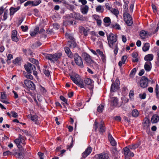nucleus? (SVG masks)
I'll list each match as a JSON object with an SVG mask.
<instances>
[{
	"label": "nucleus",
	"mask_w": 159,
	"mask_h": 159,
	"mask_svg": "<svg viewBox=\"0 0 159 159\" xmlns=\"http://www.w3.org/2000/svg\"><path fill=\"white\" fill-rule=\"evenodd\" d=\"M114 48V52L115 55H116L118 52V47L117 46V44L115 45V47L114 48Z\"/></svg>",
	"instance_id": "obj_50"
},
{
	"label": "nucleus",
	"mask_w": 159,
	"mask_h": 159,
	"mask_svg": "<svg viewBox=\"0 0 159 159\" xmlns=\"http://www.w3.org/2000/svg\"><path fill=\"white\" fill-rule=\"evenodd\" d=\"M149 80L145 76H142L140 81V85L143 88H144L147 87L148 83Z\"/></svg>",
	"instance_id": "obj_7"
},
{
	"label": "nucleus",
	"mask_w": 159,
	"mask_h": 159,
	"mask_svg": "<svg viewBox=\"0 0 159 159\" xmlns=\"http://www.w3.org/2000/svg\"><path fill=\"white\" fill-rule=\"evenodd\" d=\"M111 11V12L115 16H117L119 14L118 11L116 9L112 8Z\"/></svg>",
	"instance_id": "obj_42"
},
{
	"label": "nucleus",
	"mask_w": 159,
	"mask_h": 159,
	"mask_svg": "<svg viewBox=\"0 0 159 159\" xmlns=\"http://www.w3.org/2000/svg\"><path fill=\"white\" fill-rule=\"evenodd\" d=\"M38 116L36 115H31V120L33 122H35V124H38Z\"/></svg>",
	"instance_id": "obj_29"
},
{
	"label": "nucleus",
	"mask_w": 159,
	"mask_h": 159,
	"mask_svg": "<svg viewBox=\"0 0 159 159\" xmlns=\"http://www.w3.org/2000/svg\"><path fill=\"white\" fill-rule=\"evenodd\" d=\"M33 4V6H36L38 5L41 3V1L40 0H36L34 1Z\"/></svg>",
	"instance_id": "obj_44"
},
{
	"label": "nucleus",
	"mask_w": 159,
	"mask_h": 159,
	"mask_svg": "<svg viewBox=\"0 0 159 159\" xmlns=\"http://www.w3.org/2000/svg\"><path fill=\"white\" fill-rule=\"evenodd\" d=\"M95 131H96L98 128L99 127V132L101 133L105 132L106 130V128L104 125V122L101 121L99 124L95 120L93 125Z\"/></svg>",
	"instance_id": "obj_3"
},
{
	"label": "nucleus",
	"mask_w": 159,
	"mask_h": 159,
	"mask_svg": "<svg viewBox=\"0 0 159 159\" xmlns=\"http://www.w3.org/2000/svg\"><path fill=\"white\" fill-rule=\"evenodd\" d=\"M159 88L158 85L157 84L156 86L155 92L157 97L158 99H159Z\"/></svg>",
	"instance_id": "obj_39"
},
{
	"label": "nucleus",
	"mask_w": 159,
	"mask_h": 159,
	"mask_svg": "<svg viewBox=\"0 0 159 159\" xmlns=\"http://www.w3.org/2000/svg\"><path fill=\"white\" fill-rule=\"evenodd\" d=\"M65 52L66 53L68 57L70 58H72L73 56L71 52L70 51L69 48L68 47H66L64 49Z\"/></svg>",
	"instance_id": "obj_19"
},
{
	"label": "nucleus",
	"mask_w": 159,
	"mask_h": 159,
	"mask_svg": "<svg viewBox=\"0 0 159 159\" xmlns=\"http://www.w3.org/2000/svg\"><path fill=\"white\" fill-rule=\"evenodd\" d=\"M124 18L126 23L128 26H131L133 23V20L130 15L128 13L124 14Z\"/></svg>",
	"instance_id": "obj_5"
},
{
	"label": "nucleus",
	"mask_w": 159,
	"mask_h": 159,
	"mask_svg": "<svg viewBox=\"0 0 159 159\" xmlns=\"http://www.w3.org/2000/svg\"><path fill=\"white\" fill-rule=\"evenodd\" d=\"M96 11L98 12L102 13L104 11L103 8L101 6H98L96 8Z\"/></svg>",
	"instance_id": "obj_35"
},
{
	"label": "nucleus",
	"mask_w": 159,
	"mask_h": 159,
	"mask_svg": "<svg viewBox=\"0 0 159 159\" xmlns=\"http://www.w3.org/2000/svg\"><path fill=\"white\" fill-rule=\"evenodd\" d=\"M75 19L80 20L84 21L86 20L85 17H83L82 15H81L79 13L74 12Z\"/></svg>",
	"instance_id": "obj_14"
},
{
	"label": "nucleus",
	"mask_w": 159,
	"mask_h": 159,
	"mask_svg": "<svg viewBox=\"0 0 159 159\" xmlns=\"http://www.w3.org/2000/svg\"><path fill=\"white\" fill-rule=\"evenodd\" d=\"M89 9V7L87 5L81 7V11L84 14H86L87 13Z\"/></svg>",
	"instance_id": "obj_20"
},
{
	"label": "nucleus",
	"mask_w": 159,
	"mask_h": 159,
	"mask_svg": "<svg viewBox=\"0 0 159 159\" xmlns=\"http://www.w3.org/2000/svg\"><path fill=\"white\" fill-rule=\"evenodd\" d=\"M1 99H5L6 98V96L5 94V93L4 92H1Z\"/></svg>",
	"instance_id": "obj_52"
},
{
	"label": "nucleus",
	"mask_w": 159,
	"mask_h": 159,
	"mask_svg": "<svg viewBox=\"0 0 159 159\" xmlns=\"http://www.w3.org/2000/svg\"><path fill=\"white\" fill-rule=\"evenodd\" d=\"M139 97L142 99H144L146 98V94L145 93H144L143 94H139Z\"/></svg>",
	"instance_id": "obj_55"
},
{
	"label": "nucleus",
	"mask_w": 159,
	"mask_h": 159,
	"mask_svg": "<svg viewBox=\"0 0 159 159\" xmlns=\"http://www.w3.org/2000/svg\"><path fill=\"white\" fill-rule=\"evenodd\" d=\"M105 6L107 9L108 10H110L111 8V5L108 3H106Z\"/></svg>",
	"instance_id": "obj_64"
},
{
	"label": "nucleus",
	"mask_w": 159,
	"mask_h": 159,
	"mask_svg": "<svg viewBox=\"0 0 159 159\" xmlns=\"http://www.w3.org/2000/svg\"><path fill=\"white\" fill-rule=\"evenodd\" d=\"M43 72L45 75L47 76H48L50 74V73L49 71L48 70H46V69L43 70Z\"/></svg>",
	"instance_id": "obj_47"
},
{
	"label": "nucleus",
	"mask_w": 159,
	"mask_h": 159,
	"mask_svg": "<svg viewBox=\"0 0 159 159\" xmlns=\"http://www.w3.org/2000/svg\"><path fill=\"white\" fill-rule=\"evenodd\" d=\"M31 73H28L25 71L23 72L24 75L27 79H29L30 80H33V76L31 75Z\"/></svg>",
	"instance_id": "obj_30"
},
{
	"label": "nucleus",
	"mask_w": 159,
	"mask_h": 159,
	"mask_svg": "<svg viewBox=\"0 0 159 159\" xmlns=\"http://www.w3.org/2000/svg\"><path fill=\"white\" fill-rule=\"evenodd\" d=\"M103 22L106 24L105 25L107 26H108L111 23V20L110 18L108 17H106L104 18L103 20Z\"/></svg>",
	"instance_id": "obj_28"
},
{
	"label": "nucleus",
	"mask_w": 159,
	"mask_h": 159,
	"mask_svg": "<svg viewBox=\"0 0 159 159\" xmlns=\"http://www.w3.org/2000/svg\"><path fill=\"white\" fill-rule=\"evenodd\" d=\"M72 81L80 88H84L85 85L90 90H92L93 88V85L92 84V81L91 79L88 78H86L84 81L80 78L78 75H75V77L70 76Z\"/></svg>",
	"instance_id": "obj_1"
},
{
	"label": "nucleus",
	"mask_w": 159,
	"mask_h": 159,
	"mask_svg": "<svg viewBox=\"0 0 159 159\" xmlns=\"http://www.w3.org/2000/svg\"><path fill=\"white\" fill-rule=\"evenodd\" d=\"M29 61L33 64L37 65L39 64V61L38 60L34 59L33 58H29Z\"/></svg>",
	"instance_id": "obj_37"
},
{
	"label": "nucleus",
	"mask_w": 159,
	"mask_h": 159,
	"mask_svg": "<svg viewBox=\"0 0 159 159\" xmlns=\"http://www.w3.org/2000/svg\"><path fill=\"white\" fill-rule=\"evenodd\" d=\"M139 113L138 111L136 109H134L132 111V115L133 116L136 117L139 115Z\"/></svg>",
	"instance_id": "obj_36"
},
{
	"label": "nucleus",
	"mask_w": 159,
	"mask_h": 159,
	"mask_svg": "<svg viewBox=\"0 0 159 159\" xmlns=\"http://www.w3.org/2000/svg\"><path fill=\"white\" fill-rule=\"evenodd\" d=\"M153 58V54H150L147 55L145 56L144 57V59L145 61H152Z\"/></svg>",
	"instance_id": "obj_26"
},
{
	"label": "nucleus",
	"mask_w": 159,
	"mask_h": 159,
	"mask_svg": "<svg viewBox=\"0 0 159 159\" xmlns=\"http://www.w3.org/2000/svg\"><path fill=\"white\" fill-rule=\"evenodd\" d=\"M7 11H5L4 12V14L3 15V20H6L7 17Z\"/></svg>",
	"instance_id": "obj_60"
},
{
	"label": "nucleus",
	"mask_w": 159,
	"mask_h": 159,
	"mask_svg": "<svg viewBox=\"0 0 159 159\" xmlns=\"http://www.w3.org/2000/svg\"><path fill=\"white\" fill-rule=\"evenodd\" d=\"M43 155L44 153H42L41 152H38V155L39 156L40 159H43Z\"/></svg>",
	"instance_id": "obj_62"
},
{
	"label": "nucleus",
	"mask_w": 159,
	"mask_h": 159,
	"mask_svg": "<svg viewBox=\"0 0 159 159\" xmlns=\"http://www.w3.org/2000/svg\"><path fill=\"white\" fill-rule=\"evenodd\" d=\"M44 55L45 58L49 60L51 62H54L53 54L44 53Z\"/></svg>",
	"instance_id": "obj_22"
},
{
	"label": "nucleus",
	"mask_w": 159,
	"mask_h": 159,
	"mask_svg": "<svg viewBox=\"0 0 159 159\" xmlns=\"http://www.w3.org/2000/svg\"><path fill=\"white\" fill-rule=\"evenodd\" d=\"M11 114L12 115L13 117L14 118H17L18 116L17 113L14 111H11Z\"/></svg>",
	"instance_id": "obj_46"
},
{
	"label": "nucleus",
	"mask_w": 159,
	"mask_h": 159,
	"mask_svg": "<svg viewBox=\"0 0 159 159\" xmlns=\"http://www.w3.org/2000/svg\"><path fill=\"white\" fill-rule=\"evenodd\" d=\"M111 153L114 155L117 154L118 152L116 148L115 147H112L111 148Z\"/></svg>",
	"instance_id": "obj_43"
},
{
	"label": "nucleus",
	"mask_w": 159,
	"mask_h": 159,
	"mask_svg": "<svg viewBox=\"0 0 159 159\" xmlns=\"http://www.w3.org/2000/svg\"><path fill=\"white\" fill-rule=\"evenodd\" d=\"M130 149L128 147H125L123 149L125 159H129V157H133L134 156L133 153L131 152Z\"/></svg>",
	"instance_id": "obj_10"
},
{
	"label": "nucleus",
	"mask_w": 159,
	"mask_h": 159,
	"mask_svg": "<svg viewBox=\"0 0 159 159\" xmlns=\"http://www.w3.org/2000/svg\"><path fill=\"white\" fill-rule=\"evenodd\" d=\"M89 30L87 28H86L85 30L83 32L84 35L86 36L88 35V32L89 31Z\"/></svg>",
	"instance_id": "obj_56"
},
{
	"label": "nucleus",
	"mask_w": 159,
	"mask_h": 159,
	"mask_svg": "<svg viewBox=\"0 0 159 159\" xmlns=\"http://www.w3.org/2000/svg\"><path fill=\"white\" fill-rule=\"evenodd\" d=\"M75 40H71L68 42L67 45L70 48H74L76 47L77 44Z\"/></svg>",
	"instance_id": "obj_18"
},
{
	"label": "nucleus",
	"mask_w": 159,
	"mask_h": 159,
	"mask_svg": "<svg viewBox=\"0 0 159 159\" xmlns=\"http://www.w3.org/2000/svg\"><path fill=\"white\" fill-rule=\"evenodd\" d=\"M149 44L148 43H145L144 46L143 47V50L144 52L148 51L149 49Z\"/></svg>",
	"instance_id": "obj_33"
},
{
	"label": "nucleus",
	"mask_w": 159,
	"mask_h": 159,
	"mask_svg": "<svg viewBox=\"0 0 159 159\" xmlns=\"http://www.w3.org/2000/svg\"><path fill=\"white\" fill-rule=\"evenodd\" d=\"M144 67L147 71H149L152 68V63L150 61L146 62L145 64Z\"/></svg>",
	"instance_id": "obj_16"
},
{
	"label": "nucleus",
	"mask_w": 159,
	"mask_h": 159,
	"mask_svg": "<svg viewBox=\"0 0 159 159\" xmlns=\"http://www.w3.org/2000/svg\"><path fill=\"white\" fill-rule=\"evenodd\" d=\"M92 150V148L89 147L86 149L85 151L82 154V156L83 157L85 158L88 155H89L91 152Z\"/></svg>",
	"instance_id": "obj_15"
},
{
	"label": "nucleus",
	"mask_w": 159,
	"mask_h": 159,
	"mask_svg": "<svg viewBox=\"0 0 159 159\" xmlns=\"http://www.w3.org/2000/svg\"><path fill=\"white\" fill-rule=\"evenodd\" d=\"M73 57L76 64L80 67L83 68L84 65L81 57L77 53H75Z\"/></svg>",
	"instance_id": "obj_4"
},
{
	"label": "nucleus",
	"mask_w": 159,
	"mask_h": 159,
	"mask_svg": "<svg viewBox=\"0 0 159 159\" xmlns=\"http://www.w3.org/2000/svg\"><path fill=\"white\" fill-rule=\"evenodd\" d=\"M140 145V141L136 143L132 144L131 145H129L128 147L130 149L135 150L138 148V147Z\"/></svg>",
	"instance_id": "obj_17"
},
{
	"label": "nucleus",
	"mask_w": 159,
	"mask_h": 159,
	"mask_svg": "<svg viewBox=\"0 0 159 159\" xmlns=\"http://www.w3.org/2000/svg\"><path fill=\"white\" fill-rule=\"evenodd\" d=\"M33 2H33V1H28L25 3L24 6L25 7H26L29 5H30L31 4H32L33 6Z\"/></svg>",
	"instance_id": "obj_49"
},
{
	"label": "nucleus",
	"mask_w": 159,
	"mask_h": 159,
	"mask_svg": "<svg viewBox=\"0 0 159 159\" xmlns=\"http://www.w3.org/2000/svg\"><path fill=\"white\" fill-rule=\"evenodd\" d=\"M104 106L103 105H100L97 108V110L98 112H102L104 108Z\"/></svg>",
	"instance_id": "obj_41"
},
{
	"label": "nucleus",
	"mask_w": 159,
	"mask_h": 159,
	"mask_svg": "<svg viewBox=\"0 0 159 159\" xmlns=\"http://www.w3.org/2000/svg\"><path fill=\"white\" fill-rule=\"evenodd\" d=\"M159 120V116L157 114L153 115L151 119V121L153 123H157Z\"/></svg>",
	"instance_id": "obj_21"
},
{
	"label": "nucleus",
	"mask_w": 159,
	"mask_h": 159,
	"mask_svg": "<svg viewBox=\"0 0 159 159\" xmlns=\"http://www.w3.org/2000/svg\"><path fill=\"white\" fill-rule=\"evenodd\" d=\"M41 44L42 43L40 42L39 41H38L34 43L33 44V45L35 47H37L41 46Z\"/></svg>",
	"instance_id": "obj_48"
},
{
	"label": "nucleus",
	"mask_w": 159,
	"mask_h": 159,
	"mask_svg": "<svg viewBox=\"0 0 159 159\" xmlns=\"http://www.w3.org/2000/svg\"><path fill=\"white\" fill-rule=\"evenodd\" d=\"M107 39L109 46L111 48H114L117 41V35L111 33L107 35Z\"/></svg>",
	"instance_id": "obj_2"
},
{
	"label": "nucleus",
	"mask_w": 159,
	"mask_h": 159,
	"mask_svg": "<svg viewBox=\"0 0 159 159\" xmlns=\"http://www.w3.org/2000/svg\"><path fill=\"white\" fill-rule=\"evenodd\" d=\"M24 83L26 86L30 89L33 90H35V85L31 81L29 80H25L24 81Z\"/></svg>",
	"instance_id": "obj_8"
},
{
	"label": "nucleus",
	"mask_w": 159,
	"mask_h": 159,
	"mask_svg": "<svg viewBox=\"0 0 159 159\" xmlns=\"http://www.w3.org/2000/svg\"><path fill=\"white\" fill-rule=\"evenodd\" d=\"M20 151H21L20 152L17 153L16 157H17L18 158H22L23 157L24 152H25V150L23 149L20 150Z\"/></svg>",
	"instance_id": "obj_32"
},
{
	"label": "nucleus",
	"mask_w": 159,
	"mask_h": 159,
	"mask_svg": "<svg viewBox=\"0 0 159 159\" xmlns=\"http://www.w3.org/2000/svg\"><path fill=\"white\" fill-rule=\"evenodd\" d=\"M20 8V7H18L16 8H14L13 7H11L10 9V15L12 16L13 15L14 13L19 10Z\"/></svg>",
	"instance_id": "obj_27"
},
{
	"label": "nucleus",
	"mask_w": 159,
	"mask_h": 159,
	"mask_svg": "<svg viewBox=\"0 0 159 159\" xmlns=\"http://www.w3.org/2000/svg\"><path fill=\"white\" fill-rule=\"evenodd\" d=\"M7 57V62L8 64H9L11 63L10 60L13 58L12 55L10 54H9L8 55Z\"/></svg>",
	"instance_id": "obj_40"
},
{
	"label": "nucleus",
	"mask_w": 159,
	"mask_h": 159,
	"mask_svg": "<svg viewBox=\"0 0 159 159\" xmlns=\"http://www.w3.org/2000/svg\"><path fill=\"white\" fill-rule=\"evenodd\" d=\"M21 131L23 132V134H25L27 136H29L30 134V133L26 130H21Z\"/></svg>",
	"instance_id": "obj_51"
},
{
	"label": "nucleus",
	"mask_w": 159,
	"mask_h": 159,
	"mask_svg": "<svg viewBox=\"0 0 159 159\" xmlns=\"http://www.w3.org/2000/svg\"><path fill=\"white\" fill-rule=\"evenodd\" d=\"M82 56L88 65H91L93 64L96 66L97 65L96 63L94 62V61L91 59L90 56L86 53H83L82 54Z\"/></svg>",
	"instance_id": "obj_6"
},
{
	"label": "nucleus",
	"mask_w": 159,
	"mask_h": 159,
	"mask_svg": "<svg viewBox=\"0 0 159 159\" xmlns=\"http://www.w3.org/2000/svg\"><path fill=\"white\" fill-rule=\"evenodd\" d=\"M110 142L112 146H115L116 145V143L114 139L110 141Z\"/></svg>",
	"instance_id": "obj_58"
},
{
	"label": "nucleus",
	"mask_w": 159,
	"mask_h": 159,
	"mask_svg": "<svg viewBox=\"0 0 159 159\" xmlns=\"http://www.w3.org/2000/svg\"><path fill=\"white\" fill-rule=\"evenodd\" d=\"M111 26L112 28H115L117 30H120L121 29V27L120 25L117 23L111 24Z\"/></svg>",
	"instance_id": "obj_34"
},
{
	"label": "nucleus",
	"mask_w": 159,
	"mask_h": 159,
	"mask_svg": "<svg viewBox=\"0 0 159 159\" xmlns=\"http://www.w3.org/2000/svg\"><path fill=\"white\" fill-rule=\"evenodd\" d=\"M65 36L66 38H68L71 40H75V39L73 37V36L70 34L66 33L65 34Z\"/></svg>",
	"instance_id": "obj_38"
},
{
	"label": "nucleus",
	"mask_w": 159,
	"mask_h": 159,
	"mask_svg": "<svg viewBox=\"0 0 159 159\" xmlns=\"http://www.w3.org/2000/svg\"><path fill=\"white\" fill-rule=\"evenodd\" d=\"M62 56V54L60 52L56 53L53 54V61L54 62L57 61Z\"/></svg>",
	"instance_id": "obj_23"
},
{
	"label": "nucleus",
	"mask_w": 159,
	"mask_h": 159,
	"mask_svg": "<svg viewBox=\"0 0 159 159\" xmlns=\"http://www.w3.org/2000/svg\"><path fill=\"white\" fill-rule=\"evenodd\" d=\"M60 99L62 101L64 102L66 104H67V100L66 98H65L63 96H61L60 97Z\"/></svg>",
	"instance_id": "obj_54"
},
{
	"label": "nucleus",
	"mask_w": 159,
	"mask_h": 159,
	"mask_svg": "<svg viewBox=\"0 0 159 159\" xmlns=\"http://www.w3.org/2000/svg\"><path fill=\"white\" fill-rule=\"evenodd\" d=\"M17 32L16 30H14L12 31L11 39L12 40L15 42H17L19 41V39L17 37Z\"/></svg>",
	"instance_id": "obj_13"
},
{
	"label": "nucleus",
	"mask_w": 159,
	"mask_h": 159,
	"mask_svg": "<svg viewBox=\"0 0 159 159\" xmlns=\"http://www.w3.org/2000/svg\"><path fill=\"white\" fill-rule=\"evenodd\" d=\"M136 70H137L136 68H135L133 69L130 72V76H134L135 74Z\"/></svg>",
	"instance_id": "obj_45"
},
{
	"label": "nucleus",
	"mask_w": 159,
	"mask_h": 159,
	"mask_svg": "<svg viewBox=\"0 0 159 159\" xmlns=\"http://www.w3.org/2000/svg\"><path fill=\"white\" fill-rule=\"evenodd\" d=\"M134 91L132 90H131L130 91L129 93V96L130 98H132L134 96Z\"/></svg>",
	"instance_id": "obj_63"
},
{
	"label": "nucleus",
	"mask_w": 159,
	"mask_h": 159,
	"mask_svg": "<svg viewBox=\"0 0 159 159\" xmlns=\"http://www.w3.org/2000/svg\"><path fill=\"white\" fill-rule=\"evenodd\" d=\"M118 85L117 84L113 83L111 86V91L112 92H115L118 88Z\"/></svg>",
	"instance_id": "obj_25"
},
{
	"label": "nucleus",
	"mask_w": 159,
	"mask_h": 159,
	"mask_svg": "<svg viewBox=\"0 0 159 159\" xmlns=\"http://www.w3.org/2000/svg\"><path fill=\"white\" fill-rule=\"evenodd\" d=\"M22 141L21 140H20V139L18 138L15 139L14 141L15 143H16V145L19 144V143H21V141Z\"/></svg>",
	"instance_id": "obj_59"
},
{
	"label": "nucleus",
	"mask_w": 159,
	"mask_h": 159,
	"mask_svg": "<svg viewBox=\"0 0 159 159\" xmlns=\"http://www.w3.org/2000/svg\"><path fill=\"white\" fill-rule=\"evenodd\" d=\"M147 33L146 31L144 30H142L140 33V36L142 39H145L146 38Z\"/></svg>",
	"instance_id": "obj_31"
},
{
	"label": "nucleus",
	"mask_w": 159,
	"mask_h": 159,
	"mask_svg": "<svg viewBox=\"0 0 159 159\" xmlns=\"http://www.w3.org/2000/svg\"><path fill=\"white\" fill-rule=\"evenodd\" d=\"M96 159H108L109 156L107 154L105 153H102L95 155Z\"/></svg>",
	"instance_id": "obj_12"
},
{
	"label": "nucleus",
	"mask_w": 159,
	"mask_h": 159,
	"mask_svg": "<svg viewBox=\"0 0 159 159\" xmlns=\"http://www.w3.org/2000/svg\"><path fill=\"white\" fill-rule=\"evenodd\" d=\"M0 60L2 63L3 64L5 63L6 61H7L6 57H1Z\"/></svg>",
	"instance_id": "obj_57"
},
{
	"label": "nucleus",
	"mask_w": 159,
	"mask_h": 159,
	"mask_svg": "<svg viewBox=\"0 0 159 159\" xmlns=\"http://www.w3.org/2000/svg\"><path fill=\"white\" fill-rule=\"evenodd\" d=\"M149 126V120L148 118H145L143 120V128L144 129L146 130L148 134L150 130Z\"/></svg>",
	"instance_id": "obj_11"
},
{
	"label": "nucleus",
	"mask_w": 159,
	"mask_h": 159,
	"mask_svg": "<svg viewBox=\"0 0 159 159\" xmlns=\"http://www.w3.org/2000/svg\"><path fill=\"white\" fill-rule=\"evenodd\" d=\"M118 104V99L116 97L113 98L111 101V106H116Z\"/></svg>",
	"instance_id": "obj_24"
},
{
	"label": "nucleus",
	"mask_w": 159,
	"mask_h": 159,
	"mask_svg": "<svg viewBox=\"0 0 159 159\" xmlns=\"http://www.w3.org/2000/svg\"><path fill=\"white\" fill-rule=\"evenodd\" d=\"M127 58V56H123L121 58V61L123 62V63H125L126 60Z\"/></svg>",
	"instance_id": "obj_61"
},
{
	"label": "nucleus",
	"mask_w": 159,
	"mask_h": 159,
	"mask_svg": "<svg viewBox=\"0 0 159 159\" xmlns=\"http://www.w3.org/2000/svg\"><path fill=\"white\" fill-rule=\"evenodd\" d=\"M24 68L28 73H31L33 70H36L34 65L29 62H28L27 64L24 65Z\"/></svg>",
	"instance_id": "obj_9"
},
{
	"label": "nucleus",
	"mask_w": 159,
	"mask_h": 159,
	"mask_svg": "<svg viewBox=\"0 0 159 159\" xmlns=\"http://www.w3.org/2000/svg\"><path fill=\"white\" fill-rule=\"evenodd\" d=\"M20 27L22 31L24 32L27 31L28 29V27L27 26H25L24 27V26L22 25Z\"/></svg>",
	"instance_id": "obj_53"
}]
</instances>
